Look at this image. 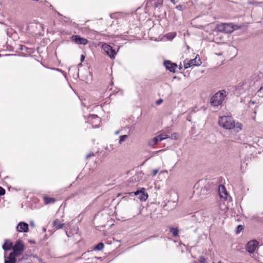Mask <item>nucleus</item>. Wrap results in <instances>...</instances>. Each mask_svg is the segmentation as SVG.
<instances>
[{
	"instance_id": "obj_35",
	"label": "nucleus",
	"mask_w": 263,
	"mask_h": 263,
	"mask_svg": "<svg viewBox=\"0 0 263 263\" xmlns=\"http://www.w3.org/2000/svg\"><path fill=\"white\" fill-rule=\"evenodd\" d=\"M66 235H67L68 237L70 236V233H68L67 232H66Z\"/></svg>"
},
{
	"instance_id": "obj_12",
	"label": "nucleus",
	"mask_w": 263,
	"mask_h": 263,
	"mask_svg": "<svg viewBox=\"0 0 263 263\" xmlns=\"http://www.w3.org/2000/svg\"><path fill=\"white\" fill-rule=\"evenodd\" d=\"M164 65L167 70L172 72H175L177 67V65L176 64L173 63L169 61H164Z\"/></svg>"
},
{
	"instance_id": "obj_31",
	"label": "nucleus",
	"mask_w": 263,
	"mask_h": 263,
	"mask_svg": "<svg viewBox=\"0 0 263 263\" xmlns=\"http://www.w3.org/2000/svg\"><path fill=\"white\" fill-rule=\"evenodd\" d=\"M176 135H176V134H175V133H174V134H173V135H172V138H174L175 139H176V138H176Z\"/></svg>"
},
{
	"instance_id": "obj_16",
	"label": "nucleus",
	"mask_w": 263,
	"mask_h": 263,
	"mask_svg": "<svg viewBox=\"0 0 263 263\" xmlns=\"http://www.w3.org/2000/svg\"><path fill=\"white\" fill-rule=\"evenodd\" d=\"M13 248V243L8 240H6L3 245V249L5 250H10Z\"/></svg>"
},
{
	"instance_id": "obj_1",
	"label": "nucleus",
	"mask_w": 263,
	"mask_h": 263,
	"mask_svg": "<svg viewBox=\"0 0 263 263\" xmlns=\"http://www.w3.org/2000/svg\"><path fill=\"white\" fill-rule=\"evenodd\" d=\"M218 123L223 128L229 130L233 129L235 133H238L242 129V124L239 122H235L233 118L230 116L220 117Z\"/></svg>"
},
{
	"instance_id": "obj_7",
	"label": "nucleus",
	"mask_w": 263,
	"mask_h": 263,
	"mask_svg": "<svg viewBox=\"0 0 263 263\" xmlns=\"http://www.w3.org/2000/svg\"><path fill=\"white\" fill-rule=\"evenodd\" d=\"M168 138H169V137L167 135L161 134L150 140L148 141V144L149 146H153L156 145L158 142H160L163 140L166 139Z\"/></svg>"
},
{
	"instance_id": "obj_27",
	"label": "nucleus",
	"mask_w": 263,
	"mask_h": 263,
	"mask_svg": "<svg viewBox=\"0 0 263 263\" xmlns=\"http://www.w3.org/2000/svg\"><path fill=\"white\" fill-rule=\"evenodd\" d=\"M176 9L180 10L182 11L183 10V7L182 5H178L176 6Z\"/></svg>"
},
{
	"instance_id": "obj_39",
	"label": "nucleus",
	"mask_w": 263,
	"mask_h": 263,
	"mask_svg": "<svg viewBox=\"0 0 263 263\" xmlns=\"http://www.w3.org/2000/svg\"><path fill=\"white\" fill-rule=\"evenodd\" d=\"M242 92H238V93H241Z\"/></svg>"
},
{
	"instance_id": "obj_8",
	"label": "nucleus",
	"mask_w": 263,
	"mask_h": 263,
	"mask_svg": "<svg viewBox=\"0 0 263 263\" xmlns=\"http://www.w3.org/2000/svg\"><path fill=\"white\" fill-rule=\"evenodd\" d=\"M258 242L256 240H253L248 242L246 245V250L250 253H253L258 247Z\"/></svg>"
},
{
	"instance_id": "obj_37",
	"label": "nucleus",
	"mask_w": 263,
	"mask_h": 263,
	"mask_svg": "<svg viewBox=\"0 0 263 263\" xmlns=\"http://www.w3.org/2000/svg\"><path fill=\"white\" fill-rule=\"evenodd\" d=\"M201 191L204 192L205 191V189L202 190Z\"/></svg>"
},
{
	"instance_id": "obj_38",
	"label": "nucleus",
	"mask_w": 263,
	"mask_h": 263,
	"mask_svg": "<svg viewBox=\"0 0 263 263\" xmlns=\"http://www.w3.org/2000/svg\"><path fill=\"white\" fill-rule=\"evenodd\" d=\"M172 2L174 3V0H171Z\"/></svg>"
},
{
	"instance_id": "obj_25",
	"label": "nucleus",
	"mask_w": 263,
	"mask_h": 263,
	"mask_svg": "<svg viewBox=\"0 0 263 263\" xmlns=\"http://www.w3.org/2000/svg\"><path fill=\"white\" fill-rule=\"evenodd\" d=\"M199 262L200 263H206V259L203 256L200 257Z\"/></svg>"
},
{
	"instance_id": "obj_11",
	"label": "nucleus",
	"mask_w": 263,
	"mask_h": 263,
	"mask_svg": "<svg viewBox=\"0 0 263 263\" xmlns=\"http://www.w3.org/2000/svg\"><path fill=\"white\" fill-rule=\"evenodd\" d=\"M28 224L24 222H20L16 227V230L19 232H27L28 231Z\"/></svg>"
},
{
	"instance_id": "obj_33",
	"label": "nucleus",
	"mask_w": 263,
	"mask_h": 263,
	"mask_svg": "<svg viewBox=\"0 0 263 263\" xmlns=\"http://www.w3.org/2000/svg\"><path fill=\"white\" fill-rule=\"evenodd\" d=\"M56 70H57V71H60V72H62L63 73H64V71H62V70H61V69H56Z\"/></svg>"
},
{
	"instance_id": "obj_14",
	"label": "nucleus",
	"mask_w": 263,
	"mask_h": 263,
	"mask_svg": "<svg viewBox=\"0 0 263 263\" xmlns=\"http://www.w3.org/2000/svg\"><path fill=\"white\" fill-rule=\"evenodd\" d=\"M89 121H91L92 120H95L96 121V124L92 125V126L94 127H98L99 126V124L101 123L100 119L97 116L95 115H91L88 117ZM94 123L92 122L91 124H93Z\"/></svg>"
},
{
	"instance_id": "obj_10",
	"label": "nucleus",
	"mask_w": 263,
	"mask_h": 263,
	"mask_svg": "<svg viewBox=\"0 0 263 263\" xmlns=\"http://www.w3.org/2000/svg\"><path fill=\"white\" fill-rule=\"evenodd\" d=\"M71 39L75 43L80 45H86L88 43L87 39L82 37L78 35H73L71 36Z\"/></svg>"
},
{
	"instance_id": "obj_28",
	"label": "nucleus",
	"mask_w": 263,
	"mask_h": 263,
	"mask_svg": "<svg viewBox=\"0 0 263 263\" xmlns=\"http://www.w3.org/2000/svg\"><path fill=\"white\" fill-rule=\"evenodd\" d=\"M159 172V170L158 169H156V170H154L153 171V174L154 176H156L157 175V174Z\"/></svg>"
},
{
	"instance_id": "obj_26",
	"label": "nucleus",
	"mask_w": 263,
	"mask_h": 263,
	"mask_svg": "<svg viewBox=\"0 0 263 263\" xmlns=\"http://www.w3.org/2000/svg\"><path fill=\"white\" fill-rule=\"evenodd\" d=\"M162 102H163V100L161 99H160L156 101V104H157V105H159L162 103Z\"/></svg>"
},
{
	"instance_id": "obj_19",
	"label": "nucleus",
	"mask_w": 263,
	"mask_h": 263,
	"mask_svg": "<svg viewBox=\"0 0 263 263\" xmlns=\"http://www.w3.org/2000/svg\"><path fill=\"white\" fill-rule=\"evenodd\" d=\"M104 245L102 242H100L93 247V250L95 251H101L103 249Z\"/></svg>"
},
{
	"instance_id": "obj_2",
	"label": "nucleus",
	"mask_w": 263,
	"mask_h": 263,
	"mask_svg": "<svg viewBox=\"0 0 263 263\" xmlns=\"http://www.w3.org/2000/svg\"><path fill=\"white\" fill-rule=\"evenodd\" d=\"M227 95L228 92L224 90L219 91L215 93L211 98V104L214 106H218V105H221Z\"/></svg>"
},
{
	"instance_id": "obj_3",
	"label": "nucleus",
	"mask_w": 263,
	"mask_h": 263,
	"mask_svg": "<svg viewBox=\"0 0 263 263\" xmlns=\"http://www.w3.org/2000/svg\"><path fill=\"white\" fill-rule=\"evenodd\" d=\"M216 28L219 32L231 33L234 30L241 28V26H238L233 23H221L217 24Z\"/></svg>"
},
{
	"instance_id": "obj_17",
	"label": "nucleus",
	"mask_w": 263,
	"mask_h": 263,
	"mask_svg": "<svg viewBox=\"0 0 263 263\" xmlns=\"http://www.w3.org/2000/svg\"><path fill=\"white\" fill-rule=\"evenodd\" d=\"M53 225L55 228L59 229L63 228L64 223H62L60 220L57 219L53 221Z\"/></svg>"
},
{
	"instance_id": "obj_21",
	"label": "nucleus",
	"mask_w": 263,
	"mask_h": 263,
	"mask_svg": "<svg viewBox=\"0 0 263 263\" xmlns=\"http://www.w3.org/2000/svg\"><path fill=\"white\" fill-rule=\"evenodd\" d=\"M38 27L42 28L43 27V25L42 24H40V23H31L29 25V28H34V27L37 28Z\"/></svg>"
},
{
	"instance_id": "obj_5",
	"label": "nucleus",
	"mask_w": 263,
	"mask_h": 263,
	"mask_svg": "<svg viewBox=\"0 0 263 263\" xmlns=\"http://www.w3.org/2000/svg\"><path fill=\"white\" fill-rule=\"evenodd\" d=\"M13 253L16 255H20L24 250V246L22 241L18 240L16 241L12 248Z\"/></svg>"
},
{
	"instance_id": "obj_40",
	"label": "nucleus",
	"mask_w": 263,
	"mask_h": 263,
	"mask_svg": "<svg viewBox=\"0 0 263 263\" xmlns=\"http://www.w3.org/2000/svg\"><path fill=\"white\" fill-rule=\"evenodd\" d=\"M29 263H31V262H29Z\"/></svg>"
},
{
	"instance_id": "obj_36",
	"label": "nucleus",
	"mask_w": 263,
	"mask_h": 263,
	"mask_svg": "<svg viewBox=\"0 0 263 263\" xmlns=\"http://www.w3.org/2000/svg\"><path fill=\"white\" fill-rule=\"evenodd\" d=\"M96 258H97V259H101L102 258L101 257H96Z\"/></svg>"
},
{
	"instance_id": "obj_9",
	"label": "nucleus",
	"mask_w": 263,
	"mask_h": 263,
	"mask_svg": "<svg viewBox=\"0 0 263 263\" xmlns=\"http://www.w3.org/2000/svg\"><path fill=\"white\" fill-rule=\"evenodd\" d=\"M134 195L138 196V198L140 201H146L148 198V194L145 192L144 188H141L140 190H138L134 193Z\"/></svg>"
},
{
	"instance_id": "obj_34",
	"label": "nucleus",
	"mask_w": 263,
	"mask_h": 263,
	"mask_svg": "<svg viewBox=\"0 0 263 263\" xmlns=\"http://www.w3.org/2000/svg\"><path fill=\"white\" fill-rule=\"evenodd\" d=\"M119 133H120V131H119V130H117V131H116V132H115V134H116V135H118V134H119Z\"/></svg>"
},
{
	"instance_id": "obj_6",
	"label": "nucleus",
	"mask_w": 263,
	"mask_h": 263,
	"mask_svg": "<svg viewBox=\"0 0 263 263\" xmlns=\"http://www.w3.org/2000/svg\"><path fill=\"white\" fill-rule=\"evenodd\" d=\"M201 64L200 58L197 55L195 59L190 60L189 61H184V67L186 69L192 66H199Z\"/></svg>"
},
{
	"instance_id": "obj_24",
	"label": "nucleus",
	"mask_w": 263,
	"mask_h": 263,
	"mask_svg": "<svg viewBox=\"0 0 263 263\" xmlns=\"http://www.w3.org/2000/svg\"><path fill=\"white\" fill-rule=\"evenodd\" d=\"M5 194V190L4 188L0 186V195L2 196Z\"/></svg>"
},
{
	"instance_id": "obj_29",
	"label": "nucleus",
	"mask_w": 263,
	"mask_h": 263,
	"mask_svg": "<svg viewBox=\"0 0 263 263\" xmlns=\"http://www.w3.org/2000/svg\"><path fill=\"white\" fill-rule=\"evenodd\" d=\"M162 151H163V150H160V151H158L153 152H152V155H155L157 154L158 153H159L160 152H161Z\"/></svg>"
},
{
	"instance_id": "obj_30",
	"label": "nucleus",
	"mask_w": 263,
	"mask_h": 263,
	"mask_svg": "<svg viewBox=\"0 0 263 263\" xmlns=\"http://www.w3.org/2000/svg\"><path fill=\"white\" fill-rule=\"evenodd\" d=\"M93 156V153H90L88 154L86 156V158L88 159V158H89V157H90L91 156Z\"/></svg>"
},
{
	"instance_id": "obj_13",
	"label": "nucleus",
	"mask_w": 263,
	"mask_h": 263,
	"mask_svg": "<svg viewBox=\"0 0 263 263\" xmlns=\"http://www.w3.org/2000/svg\"><path fill=\"white\" fill-rule=\"evenodd\" d=\"M218 192L219 196L221 198H223L224 200L227 199L228 197V193L224 185H220L219 186Z\"/></svg>"
},
{
	"instance_id": "obj_32",
	"label": "nucleus",
	"mask_w": 263,
	"mask_h": 263,
	"mask_svg": "<svg viewBox=\"0 0 263 263\" xmlns=\"http://www.w3.org/2000/svg\"><path fill=\"white\" fill-rule=\"evenodd\" d=\"M84 58H85L84 55H82L81 57V61L82 62L84 60Z\"/></svg>"
},
{
	"instance_id": "obj_20",
	"label": "nucleus",
	"mask_w": 263,
	"mask_h": 263,
	"mask_svg": "<svg viewBox=\"0 0 263 263\" xmlns=\"http://www.w3.org/2000/svg\"><path fill=\"white\" fill-rule=\"evenodd\" d=\"M128 138L127 135H122L119 137V144H122L123 142H124L127 138Z\"/></svg>"
},
{
	"instance_id": "obj_22",
	"label": "nucleus",
	"mask_w": 263,
	"mask_h": 263,
	"mask_svg": "<svg viewBox=\"0 0 263 263\" xmlns=\"http://www.w3.org/2000/svg\"><path fill=\"white\" fill-rule=\"evenodd\" d=\"M171 232L174 236H177L178 234V230L177 229L172 228Z\"/></svg>"
},
{
	"instance_id": "obj_15",
	"label": "nucleus",
	"mask_w": 263,
	"mask_h": 263,
	"mask_svg": "<svg viewBox=\"0 0 263 263\" xmlns=\"http://www.w3.org/2000/svg\"><path fill=\"white\" fill-rule=\"evenodd\" d=\"M18 255H15V254L11 252L9 254V256L8 257L7 259H5V261H7L8 263H15L16 259V257Z\"/></svg>"
},
{
	"instance_id": "obj_23",
	"label": "nucleus",
	"mask_w": 263,
	"mask_h": 263,
	"mask_svg": "<svg viewBox=\"0 0 263 263\" xmlns=\"http://www.w3.org/2000/svg\"><path fill=\"white\" fill-rule=\"evenodd\" d=\"M243 227L242 226H241V225L238 226L237 228V233L241 232L243 230Z\"/></svg>"
},
{
	"instance_id": "obj_4",
	"label": "nucleus",
	"mask_w": 263,
	"mask_h": 263,
	"mask_svg": "<svg viewBox=\"0 0 263 263\" xmlns=\"http://www.w3.org/2000/svg\"><path fill=\"white\" fill-rule=\"evenodd\" d=\"M101 48L111 59H115L117 54V51L113 49L112 47L107 43L102 44Z\"/></svg>"
},
{
	"instance_id": "obj_18",
	"label": "nucleus",
	"mask_w": 263,
	"mask_h": 263,
	"mask_svg": "<svg viewBox=\"0 0 263 263\" xmlns=\"http://www.w3.org/2000/svg\"><path fill=\"white\" fill-rule=\"evenodd\" d=\"M43 199L46 204L53 203L55 201V199L54 198L46 196L44 197Z\"/></svg>"
}]
</instances>
